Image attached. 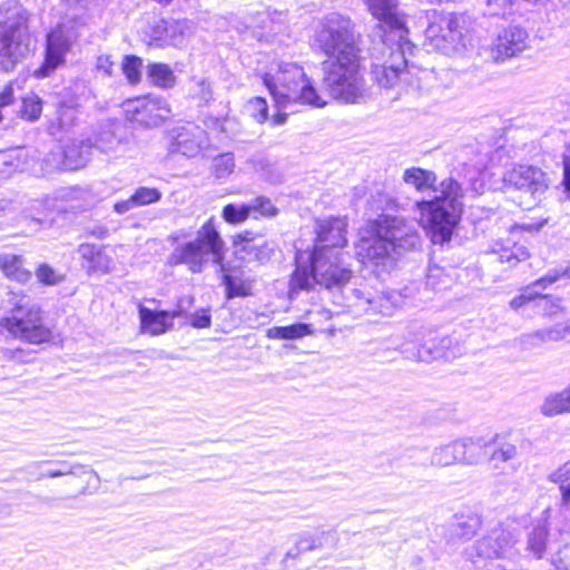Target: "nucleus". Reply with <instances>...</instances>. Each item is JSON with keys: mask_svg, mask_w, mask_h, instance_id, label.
Segmentation results:
<instances>
[{"mask_svg": "<svg viewBox=\"0 0 570 570\" xmlns=\"http://www.w3.org/2000/svg\"><path fill=\"white\" fill-rule=\"evenodd\" d=\"M323 70V86L333 98L354 104L364 97L366 89L357 56L325 61Z\"/></svg>", "mask_w": 570, "mask_h": 570, "instance_id": "1a4fd4ad", "label": "nucleus"}, {"mask_svg": "<svg viewBox=\"0 0 570 570\" xmlns=\"http://www.w3.org/2000/svg\"><path fill=\"white\" fill-rule=\"evenodd\" d=\"M541 413L548 417L570 413V384L560 392L549 394L541 405Z\"/></svg>", "mask_w": 570, "mask_h": 570, "instance_id": "c85d7f7f", "label": "nucleus"}, {"mask_svg": "<svg viewBox=\"0 0 570 570\" xmlns=\"http://www.w3.org/2000/svg\"><path fill=\"white\" fill-rule=\"evenodd\" d=\"M37 277L45 285H55L60 282V276L47 264H42L37 269Z\"/></svg>", "mask_w": 570, "mask_h": 570, "instance_id": "603ef678", "label": "nucleus"}, {"mask_svg": "<svg viewBox=\"0 0 570 570\" xmlns=\"http://www.w3.org/2000/svg\"><path fill=\"white\" fill-rule=\"evenodd\" d=\"M344 250H327L313 248L312 252L298 250L295 256L296 268L291 278L292 289H308L314 284L327 289L340 291L342 294L338 305L345 306L355 314L381 313L390 315L400 304V295L385 293L373 295L366 286H350L353 276Z\"/></svg>", "mask_w": 570, "mask_h": 570, "instance_id": "f257e3e1", "label": "nucleus"}, {"mask_svg": "<svg viewBox=\"0 0 570 570\" xmlns=\"http://www.w3.org/2000/svg\"><path fill=\"white\" fill-rule=\"evenodd\" d=\"M26 23L24 13L18 8L0 22V69L3 71L13 70L28 51Z\"/></svg>", "mask_w": 570, "mask_h": 570, "instance_id": "9d476101", "label": "nucleus"}, {"mask_svg": "<svg viewBox=\"0 0 570 570\" xmlns=\"http://www.w3.org/2000/svg\"><path fill=\"white\" fill-rule=\"evenodd\" d=\"M78 254L81 259V266L89 274H107L114 267L112 258L106 254L102 246L88 243L81 244L78 247Z\"/></svg>", "mask_w": 570, "mask_h": 570, "instance_id": "4be33fe9", "label": "nucleus"}, {"mask_svg": "<svg viewBox=\"0 0 570 570\" xmlns=\"http://www.w3.org/2000/svg\"><path fill=\"white\" fill-rule=\"evenodd\" d=\"M142 60L137 56H125L122 61V72L130 83H137L141 77Z\"/></svg>", "mask_w": 570, "mask_h": 570, "instance_id": "8fccbe9b", "label": "nucleus"}, {"mask_svg": "<svg viewBox=\"0 0 570 570\" xmlns=\"http://www.w3.org/2000/svg\"><path fill=\"white\" fill-rule=\"evenodd\" d=\"M82 189L78 187H68L57 190L52 196H48L41 202H37L39 207H43L48 213L42 218H37L38 222H47L53 212L66 213L69 209H75L77 206L70 204L81 197Z\"/></svg>", "mask_w": 570, "mask_h": 570, "instance_id": "5701e85b", "label": "nucleus"}, {"mask_svg": "<svg viewBox=\"0 0 570 570\" xmlns=\"http://www.w3.org/2000/svg\"><path fill=\"white\" fill-rule=\"evenodd\" d=\"M484 190V185L482 180L474 179L471 181L470 191L473 194V196L482 194Z\"/></svg>", "mask_w": 570, "mask_h": 570, "instance_id": "774afa93", "label": "nucleus"}, {"mask_svg": "<svg viewBox=\"0 0 570 570\" xmlns=\"http://www.w3.org/2000/svg\"><path fill=\"white\" fill-rule=\"evenodd\" d=\"M85 466L80 464H69L67 462H61L58 471H69V474H79L80 471H83Z\"/></svg>", "mask_w": 570, "mask_h": 570, "instance_id": "69168bd1", "label": "nucleus"}, {"mask_svg": "<svg viewBox=\"0 0 570 570\" xmlns=\"http://www.w3.org/2000/svg\"><path fill=\"white\" fill-rule=\"evenodd\" d=\"M124 111L129 121L146 127L160 125L170 114L167 101L153 95L127 100L124 104Z\"/></svg>", "mask_w": 570, "mask_h": 570, "instance_id": "ddd939ff", "label": "nucleus"}, {"mask_svg": "<svg viewBox=\"0 0 570 570\" xmlns=\"http://www.w3.org/2000/svg\"><path fill=\"white\" fill-rule=\"evenodd\" d=\"M208 147L209 138L206 130L200 126L188 122L173 130L168 153L194 158Z\"/></svg>", "mask_w": 570, "mask_h": 570, "instance_id": "dca6fc26", "label": "nucleus"}, {"mask_svg": "<svg viewBox=\"0 0 570 570\" xmlns=\"http://www.w3.org/2000/svg\"><path fill=\"white\" fill-rule=\"evenodd\" d=\"M442 274V271L438 267H433L429 269V273L426 275V283L429 286L436 287V283L434 282L435 278H438Z\"/></svg>", "mask_w": 570, "mask_h": 570, "instance_id": "338daca9", "label": "nucleus"}, {"mask_svg": "<svg viewBox=\"0 0 570 570\" xmlns=\"http://www.w3.org/2000/svg\"><path fill=\"white\" fill-rule=\"evenodd\" d=\"M371 14L379 21L375 35L382 42V62H375L372 75L379 86L394 88L406 82L410 87L422 88L421 81L428 70H417L409 65L413 45L407 40V30L400 17L396 0H364Z\"/></svg>", "mask_w": 570, "mask_h": 570, "instance_id": "f03ea898", "label": "nucleus"}, {"mask_svg": "<svg viewBox=\"0 0 570 570\" xmlns=\"http://www.w3.org/2000/svg\"><path fill=\"white\" fill-rule=\"evenodd\" d=\"M23 149L9 153H0V183L10 178L16 171L21 170Z\"/></svg>", "mask_w": 570, "mask_h": 570, "instance_id": "c9c22d12", "label": "nucleus"}, {"mask_svg": "<svg viewBox=\"0 0 570 570\" xmlns=\"http://www.w3.org/2000/svg\"><path fill=\"white\" fill-rule=\"evenodd\" d=\"M481 527V517L471 509H464L454 514V520L450 525V533L452 538L469 541L474 538Z\"/></svg>", "mask_w": 570, "mask_h": 570, "instance_id": "393cba45", "label": "nucleus"}, {"mask_svg": "<svg viewBox=\"0 0 570 570\" xmlns=\"http://www.w3.org/2000/svg\"><path fill=\"white\" fill-rule=\"evenodd\" d=\"M212 324V316L208 309H199L190 316V325L195 328H208Z\"/></svg>", "mask_w": 570, "mask_h": 570, "instance_id": "6e6d98bb", "label": "nucleus"}, {"mask_svg": "<svg viewBox=\"0 0 570 570\" xmlns=\"http://www.w3.org/2000/svg\"><path fill=\"white\" fill-rule=\"evenodd\" d=\"M43 109L42 99L35 92L26 94L20 101L17 116L26 121H37Z\"/></svg>", "mask_w": 570, "mask_h": 570, "instance_id": "f704fd0d", "label": "nucleus"}, {"mask_svg": "<svg viewBox=\"0 0 570 570\" xmlns=\"http://www.w3.org/2000/svg\"><path fill=\"white\" fill-rule=\"evenodd\" d=\"M347 223L345 218L330 217L320 219L315 225V244L313 248L327 250H344L347 245Z\"/></svg>", "mask_w": 570, "mask_h": 570, "instance_id": "aec40b11", "label": "nucleus"}, {"mask_svg": "<svg viewBox=\"0 0 570 570\" xmlns=\"http://www.w3.org/2000/svg\"><path fill=\"white\" fill-rule=\"evenodd\" d=\"M539 307H541L547 315H556L559 311H561V306L559 304V301L552 302L547 296H542L540 299V303L538 304Z\"/></svg>", "mask_w": 570, "mask_h": 570, "instance_id": "052dcab7", "label": "nucleus"}, {"mask_svg": "<svg viewBox=\"0 0 570 570\" xmlns=\"http://www.w3.org/2000/svg\"><path fill=\"white\" fill-rule=\"evenodd\" d=\"M313 46L330 60L357 56L354 23L348 17L336 12L323 17L316 26Z\"/></svg>", "mask_w": 570, "mask_h": 570, "instance_id": "0eeeda50", "label": "nucleus"}, {"mask_svg": "<svg viewBox=\"0 0 570 570\" xmlns=\"http://www.w3.org/2000/svg\"><path fill=\"white\" fill-rule=\"evenodd\" d=\"M13 101H14V88H13V82H10L7 86H4V88L0 92V110L2 114H4L7 116L6 119H8V118L12 119V115H9L6 111V108L9 107L10 105H12Z\"/></svg>", "mask_w": 570, "mask_h": 570, "instance_id": "5fc2aeb1", "label": "nucleus"}, {"mask_svg": "<svg viewBox=\"0 0 570 570\" xmlns=\"http://www.w3.org/2000/svg\"><path fill=\"white\" fill-rule=\"evenodd\" d=\"M513 532L500 527L490 530L463 550V558L475 570H517L519 551Z\"/></svg>", "mask_w": 570, "mask_h": 570, "instance_id": "39448f33", "label": "nucleus"}, {"mask_svg": "<svg viewBox=\"0 0 570 570\" xmlns=\"http://www.w3.org/2000/svg\"><path fill=\"white\" fill-rule=\"evenodd\" d=\"M440 191L441 195L432 200L415 203L420 213L419 223L435 245L451 240L462 213V198L468 189H463L453 178H448L441 183Z\"/></svg>", "mask_w": 570, "mask_h": 570, "instance_id": "20e7f679", "label": "nucleus"}, {"mask_svg": "<svg viewBox=\"0 0 570 570\" xmlns=\"http://www.w3.org/2000/svg\"><path fill=\"white\" fill-rule=\"evenodd\" d=\"M262 81L279 110L295 106L323 108L327 104L297 62H272L268 70L262 75Z\"/></svg>", "mask_w": 570, "mask_h": 570, "instance_id": "7ed1b4c3", "label": "nucleus"}, {"mask_svg": "<svg viewBox=\"0 0 570 570\" xmlns=\"http://www.w3.org/2000/svg\"><path fill=\"white\" fill-rule=\"evenodd\" d=\"M134 208H136V204L132 202L131 196L128 199L117 202L114 206L117 214H125Z\"/></svg>", "mask_w": 570, "mask_h": 570, "instance_id": "0e129e2a", "label": "nucleus"}, {"mask_svg": "<svg viewBox=\"0 0 570 570\" xmlns=\"http://www.w3.org/2000/svg\"><path fill=\"white\" fill-rule=\"evenodd\" d=\"M570 278V265L564 268H554L549 271L543 277L537 281V284H554L562 278Z\"/></svg>", "mask_w": 570, "mask_h": 570, "instance_id": "864d4df0", "label": "nucleus"}, {"mask_svg": "<svg viewBox=\"0 0 570 570\" xmlns=\"http://www.w3.org/2000/svg\"><path fill=\"white\" fill-rule=\"evenodd\" d=\"M223 218L229 224H240L252 215L249 204H228L223 208Z\"/></svg>", "mask_w": 570, "mask_h": 570, "instance_id": "37998d69", "label": "nucleus"}, {"mask_svg": "<svg viewBox=\"0 0 570 570\" xmlns=\"http://www.w3.org/2000/svg\"><path fill=\"white\" fill-rule=\"evenodd\" d=\"M147 78L156 87L168 89L176 85V76L173 69L163 62H154L147 66Z\"/></svg>", "mask_w": 570, "mask_h": 570, "instance_id": "473e14b6", "label": "nucleus"}, {"mask_svg": "<svg viewBox=\"0 0 570 570\" xmlns=\"http://www.w3.org/2000/svg\"><path fill=\"white\" fill-rule=\"evenodd\" d=\"M542 226V223L538 224V225H533V224H513L512 226L509 227V232L512 234V235H515L517 233L519 232H535L538 230L540 227Z\"/></svg>", "mask_w": 570, "mask_h": 570, "instance_id": "e2e57ef3", "label": "nucleus"}, {"mask_svg": "<svg viewBox=\"0 0 570 570\" xmlns=\"http://www.w3.org/2000/svg\"><path fill=\"white\" fill-rule=\"evenodd\" d=\"M223 273V284L226 289V298L248 297L253 295L255 278L244 271H230L223 262L219 264Z\"/></svg>", "mask_w": 570, "mask_h": 570, "instance_id": "412c9836", "label": "nucleus"}, {"mask_svg": "<svg viewBox=\"0 0 570 570\" xmlns=\"http://www.w3.org/2000/svg\"><path fill=\"white\" fill-rule=\"evenodd\" d=\"M0 269L10 279L27 283L31 273L24 268L22 256L14 254L0 255Z\"/></svg>", "mask_w": 570, "mask_h": 570, "instance_id": "c756f323", "label": "nucleus"}, {"mask_svg": "<svg viewBox=\"0 0 570 570\" xmlns=\"http://www.w3.org/2000/svg\"><path fill=\"white\" fill-rule=\"evenodd\" d=\"M308 334V325L303 323L289 326H275L269 328L267 332V336L273 340H297Z\"/></svg>", "mask_w": 570, "mask_h": 570, "instance_id": "4c0bfd02", "label": "nucleus"}, {"mask_svg": "<svg viewBox=\"0 0 570 570\" xmlns=\"http://www.w3.org/2000/svg\"><path fill=\"white\" fill-rule=\"evenodd\" d=\"M549 480L559 484L563 503L570 504V461L553 471L549 475Z\"/></svg>", "mask_w": 570, "mask_h": 570, "instance_id": "58836bf2", "label": "nucleus"}, {"mask_svg": "<svg viewBox=\"0 0 570 570\" xmlns=\"http://www.w3.org/2000/svg\"><path fill=\"white\" fill-rule=\"evenodd\" d=\"M91 146L80 141L79 144H72L67 146L63 151L62 166L68 170H76L83 167L89 160Z\"/></svg>", "mask_w": 570, "mask_h": 570, "instance_id": "7c9ffc66", "label": "nucleus"}, {"mask_svg": "<svg viewBox=\"0 0 570 570\" xmlns=\"http://www.w3.org/2000/svg\"><path fill=\"white\" fill-rule=\"evenodd\" d=\"M512 0H487L488 13L491 16H498L504 13V10L509 8Z\"/></svg>", "mask_w": 570, "mask_h": 570, "instance_id": "4d7b16f0", "label": "nucleus"}, {"mask_svg": "<svg viewBox=\"0 0 570 570\" xmlns=\"http://www.w3.org/2000/svg\"><path fill=\"white\" fill-rule=\"evenodd\" d=\"M114 62L110 56L101 55L97 58L96 69L105 76H111Z\"/></svg>", "mask_w": 570, "mask_h": 570, "instance_id": "bf43d9fd", "label": "nucleus"}, {"mask_svg": "<svg viewBox=\"0 0 570 570\" xmlns=\"http://www.w3.org/2000/svg\"><path fill=\"white\" fill-rule=\"evenodd\" d=\"M1 325L17 338L31 344L49 342L52 332L43 324L41 309L38 305L18 306L10 317L3 318Z\"/></svg>", "mask_w": 570, "mask_h": 570, "instance_id": "9b49d317", "label": "nucleus"}, {"mask_svg": "<svg viewBox=\"0 0 570 570\" xmlns=\"http://www.w3.org/2000/svg\"><path fill=\"white\" fill-rule=\"evenodd\" d=\"M235 168L234 155L230 153L222 154L214 158L213 170L217 178L228 177Z\"/></svg>", "mask_w": 570, "mask_h": 570, "instance_id": "49530a36", "label": "nucleus"}, {"mask_svg": "<svg viewBox=\"0 0 570 570\" xmlns=\"http://www.w3.org/2000/svg\"><path fill=\"white\" fill-rule=\"evenodd\" d=\"M245 110L258 124L267 120L268 107L264 98L254 97L249 99L245 106Z\"/></svg>", "mask_w": 570, "mask_h": 570, "instance_id": "a18cd8bd", "label": "nucleus"}, {"mask_svg": "<svg viewBox=\"0 0 570 570\" xmlns=\"http://www.w3.org/2000/svg\"><path fill=\"white\" fill-rule=\"evenodd\" d=\"M529 45V33L524 28L509 26L497 35L488 51L494 62H503L523 52Z\"/></svg>", "mask_w": 570, "mask_h": 570, "instance_id": "2eb2a0df", "label": "nucleus"}, {"mask_svg": "<svg viewBox=\"0 0 570 570\" xmlns=\"http://www.w3.org/2000/svg\"><path fill=\"white\" fill-rule=\"evenodd\" d=\"M197 96L202 101L208 102L212 99V88L210 83L206 79H200L197 81Z\"/></svg>", "mask_w": 570, "mask_h": 570, "instance_id": "680f3d73", "label": "nucleus"}, {"mask_svg": "<svg viewBox=\"0 0 570 570\" xmlns=\"http://www.w3.org/2000/svg\"><path fill=\"white\" fill-rule=\"evenodd\" d=\"M236 254L247 263L264 264L269 261L274 244L263 235L250 230L238 234L235 238Z\"/></svg>", "mask_w": 570, "mask_h": 570, "instance_id": "6ab92c4d", "label": "nucleus"}, {"mask_svg": "<svg viewBox=\"0 0 570 570\" xmlns=\"http://www.w3.org/2000/svg\"><path fill=\"white\" fill-rule=\"evenodd\" d=\"M460 450V464L476 465L487 455L488 441L482 436L458 439Z\"/></svg>", "mask_w": 570, "mask_h": 570, "instance_id": "bb28decb", "label": "nucleus"}, {"mask_svg": "<svg viewBox=\"0 0 570 570\" xmlns=\"http://www.w3.org/2000/svg\"><path fill=\"white\" fill-rule=\"evenodd\" d=\"M78 111L75 107L60 105L57 110V119L49 126L51 135L68 131L75 126Z\"/></svg>", "mask_w": 570, "mask_h": 570, "instance_id": "e433bc0d", "label": "nucleus"}, {"mask_svg": "<svg viewBox=\"0 0 570 570\" xmlns=\"http://www.w3.org/2000/svg\"><path fill=\"white\" fill-rule=\"evenodd\" d=\"M75 40L73 33L62 26L57 27L47 36V49L45 61L37 70L36 78L50 76L60 65L65 62V56Z\"/></svg>", "mask_w": 570, "mask_h": 570, "instance_id": "a211bd4d", "label": "nucleus"}, {"mask_svg": "<svg viewBox=\"0 0 570 570\" xmlns=\"http://www.w3.org/2000/svg\"><path fill=\"white\" fill-rule=\"evenodd\" d=\"M337 540L335 531H322L317 534L304 533L296 541L297 552L295 554L324 547H334Z\"/></svg>", "mask_w": 570, "mask_h": 570, "instance_id": "cd10ccee", "label": "nucleus"}, {"mask_svg": "<svg viewBox=\"0 0 570 570\" xmlns=\"http://www.w3.org/2000/svg\"><path fill=\"white\" fill-rule=\"evenodd\" d=\"M138 312L142 333L157 336L171 330L169 321L167 320L168 315H166L165 311H154L144 305H139Z\"/></svg>", "mask_w": 570, "mask_h": 570, "instance_id": "a878e982", "label": "nucleus"}, {"mask_svg": "<svg viewBox=\"0 0 570 570\" xmlns=\"http://www.w3.org/2000/svg\"><path fill=\"white\" fill-rule=\"evenodd\" d=\"M562 340H570L567 322L523 334L520 338L524 348H537L547 343L559 342Z\"/></svg>", "mask_w": 570, "mask_h": 570, "instance_id": "b1692460", "label": "nucleus"}, {"mask_svg": "<svg viewBox=\"0 0 570 570\" xmlns=\"http://www.w3.org/2000/svg\"><path fill=\"white\" fill-rule=\"evenodd\" d=\"M95 147L105 154H117L122 149V141L114 131L104 130L97 136Z\"/></svg>", "mask_w": 570, "mask_h": 570, "instance_id": "a19ab883", "label": "nucleus"}, {"mask_svg": "<svg viewBox=\"0 0 570 570\" xmlns=\"http://www.w3.org/2000/svg\"><path fill=\"white\" fill-rule=\"evenodd\" d=\"M471 24L465 14H442L428 26L424 46L449 57H463L473 48Z\"/></svg>", "mask_w": 570, "mask_h": 570, "instance_id": "423d86ee", "label": "nucleus"}, {"mask_svg": "<svg viewBox=\"0 0 570 570\" xmlns=\"http://www.w3.org/2000/svg\"><path fill=\"white\" fill-rule=\"evenodd\" d=\"M248 204L254 218H258V216L273 217L277 214V208L267 197H256Z\"/></svg>", "mask_w": 570, "mask_h": 570, "instance_id": "09e8293b", "label": "nucleus"}, {"mask_svg": "<svg viewBox=\"0 0 570 570\" xmlns=\"http://www.w3.org/2000/svg\"><path fill=\"white\" fill-rule=\"evenodd\" d=\"M498 255V259L501 263H507L510 266H514L517 263L523 262L529 257V252L515 243L512 247H501L500 249L493 250Z\"/></svg>", "mask_w": 570, "mask_h": 570, "instance_id": "79ce46f5", "label": "nucleus"}, {"mask_svg": "<svg viewBox=\"0 0 570 570\" xmlns=\"http://www.w3.org/2000/svg\"><path fill=\"white\" fill-rule=\"evenodd\" d=\"M461 445L458 440L434 448L431 454V464L435 466H450L460 464Z\"/></svg>", "mask_w": 570, "mask_h": 570, "instance_id": "2f4dec72", "label": "nucleus"}, {"mask_svg": "<svg viewBox=\"0 0 570 570\" xmlns=\"http://www.w3.org/2000/svg\"><path fill=\"white\" fill-rule=\"evenodd\" d=\"M549 285H550L549 283L537 284V281H535L533 284L527 286L520 295H518L511 299L510 307L514 311H518L519 308L523 307L529 302L539 297L540 291L546 289Z\"/></svg>", "mask_w": 570, "mask_h": 570, "instance_id": "c03bdc74", "label": "nucleus"}, {"mask_svg": "<svg viewBox=\"0 0 570 570\" xmlns=\"http://www.w3.org/2000/svg\"><path fill=\"white\" fill-rule=\"evenodd\" d=\"M373 232L385 235L395 250L415 249L421 242L416 223L403 216L381 215L370 223Z\"/></svg>", "mask_w": 570, "mask_h": 570, "instance_id": "f8f14e48", "label": "nucleus"}, {"mask_svg": "<svg viewBox=\"0 0 570 570\" xmlns=\"http://www.w3.org/2000/svg\"><path fill=\"white\" fill-rule=\"evenodd\" d=\"M136 207L147 206L160 200L161 193L157 188L139 187L131 195Z\"/></svg>", "mask_w": 570, "mask_h": 570, "instance_id": "3c124183", "label": "nucleus"}, {"mask_svg": "<svg viewBox=\"0 0 570 570\" xmlns=\"http://www.w3.org/2000/svg\"><path fill=\"white\" fill-rule=\"evenodd\" d=\"M547 527L544 524L535 525L528 538V549L537 557L542 558L547 548Z\"/></svg>", "mask_w": 570, "mask_h": 570, "instance_id": "ea45409f", "label": "nucleus"}, {"mask_svg": "<svg viewBox=\"0 0 570 570\" xmlns=\"http://www.w3.org/2000/svg\"><path fill=\"white\" fill-rule=\"evenodd\" d=\"M403 180L405 184L413 186L416 190L424 191L434 186L436 176L433 171L412 167L404 171Z\"/></svg>", "mask_w": 570, "mask_h": 570, "instance_id": "72a5a7b5", "label": "nucleus"}, {"mask_svg": "<svg viewBox=\"0 0 570 570\" xmlns=\"http://www.w3.org/2000/svg\"><path fill=\"white\" fill-rule=\"evenodd\" d=\"M368 236H363L355 247L357 259L365 266L375 268H384L393 259V254L396 250L393 244L386 239L385 235L373 232L368 226Z\"/></svg>", "mask_w": 570, "mask_h": 570, "instance_id": "4468645a", "label": "nucleus"}, {"mask_svg": "<svg viewBox=\"0 0 570 570\" xmlns=\"http://www.w3.org/2000/svg\"><path fill=\"white\" fill-rule=\"evenodd\" d=\"M224 243L214 225L208 219L198 230L195 240L178 245L170 254L169 262L174 265L184 264L191 273H200L209 258L215 264L223 261Z\"/></svg>", "mask_w": 570, "mask_h": 570, "instance_id": "6e6552de", "label": "nucleus"}, {"mask_svg": "<svg viewBox=\"0 0 570 570\" xmlns=\"http://www.w3.org/2000/svg\"><path fill=\"white\" fill-rule=\"evenodd\" d=\"M517 454L518 450L515 445L511 443H502L492 452L490 461L495 469H499L501 463L514 460Z\"/></svg>", "mask_w": 570, "mask_h": 570, "instance_id": "de8ad7c7", "label": "nucleus"}, {"mask_svg": "<svg viewBox=\"0 0 570 570\" xmlns=\"http://www.w3.org/2000/svg\"><path fill=\"white\" fill-rule=\"evenodd\" d=\"M502 181L505 187L530 194L534 200L548 188L546 174L540 168L530 165H514L504 173Z\"/></svg>", "mask_w": 570, "mask_h": 570, "instance_id": "f3484780", "label": "nucleus"}, {"mask_svg": "<svg viewBox=\"0 0 570 570\" xmlns=\"http://www.w3.org/2000/svg\"><path fill=\"white\" fill-rule=\"evenodd\" d=\"M434 347V344L428 345V343H424L422 347L417 351L416 357L420 361H429L430 358H436L443 356L442 351L435 350L434 352L432 348Z\"/></svg>", "mask_w": 570, "mask_h": 570, "instance_id": "13d9d810", "label": "nucleus"}]
</instances>
